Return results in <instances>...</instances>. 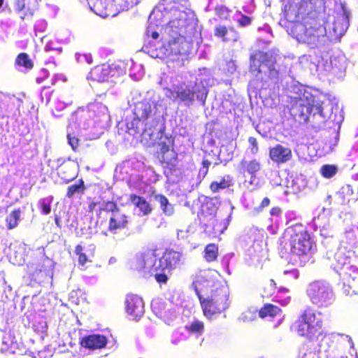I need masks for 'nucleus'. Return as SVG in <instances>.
Segmentation results:
<instances>
[{"instance_id":"1","label":"nucleus","mask_w":358,"mask_h":358,"mask_svg":"<svg viewBox=\"0 0 358 358\" xmlns=\"http://www.w3.org/2000/svg\"><path fill=\"white\" fill-rule=\"evenodd\" d=\"M305 5L303 1H289L285 5L283 15L288 22L287 31L299 43L316 48L326 35L324 13L313 10L306 13Z\"/></svg>"},{"instance_id":"2","label":"nucleus","mask_w":358,"mask_h":358,"mask_svg":"<svg viewBox=\"0 0 358 358\" xmlns=\"http://www.w3.org/2000/svg\"><path fill=\"white\" fill-rule=\"evenodd\" d=\"M213 280L208 273L199 274L192 282V287L198 296L203 315L208 320L224 312L229 306V296L224 287L211 289L210 296L205 298L201 294L204 287H213Z\"/></svg>"},{"instance_id":"3","label":"nucleus","mask_w":358,"mask_h":358,"mask_svg":"<svg viewBox=\"0 0 358 358\" xmlns=\"http://www.w3.org/2000/svg\"><path fill=\"white\" fill-rule=\"evenodd\" d=\"M294 117L300 123H310L313 127H320L326 122L324 102L309 92L299 97L292 107Z\"/></svg>"},{"instance_id":"4","label":"nucleus","mask_w":358,"mask_h":358,"mask_svg":"<svg viewBox=\"0 0 358 358\" xmlns=\"http://www.w3.org/2000/svg\"><path fill=\"white\" fill-rule=\"evenodd\" d=\"M289 245L292 258L296 264L304 266L312 259V250L315 245L310 234L302 224L288 228Z\"/></svg>"},{"instance_id":"5","label":"nucleus","mask_w":358,"mask_h":358,"mask_svg":"<svg viewBox=\"0 0 358 358\" xmlns=\"http://www.w3.org/2000/svg\"><path fill=\"white\" fill-rule=\"evenodd\" d=\"M182 254L173 249H166L162 257L152 261V257L148 258L145 263V268L153 273L155 280L159 284H166L169 275L181 262Z\"/></svg>"},{"instance_id":"6","label":"nucleus","mask_w":358,"mask_h":358,"mask_svg":"<svg viewBox=\"0 0 358 358\" xmlns=\"http://www.w3.org/2000/svg\"><path fill=\"white\" fill-rule=\"evenodd\" d=\"M323 322L316 313L308 308L306 309L296 319L293 329L297 334L309 341H315L323 334Z\"/></svg>"},{"instance_id":"7","label":"nucleus","mask_w":358,"mask_h":358,"mask_svg":"<svg viewBox=\"0 0 358 358\" xmlns=\"http://www.w3.org/2000/svg\"><path fill=\"white\" fill-rule=\"evenodd\" d=\"M103 211L110 213L108 221V231L112 234L128 228L130 217L122 212L114 201H107L103 203V207L99 208L97 216L99 218Z\"/></svg>"},{"instance_id":"8","label":"nucleus","mask_w":358,"mask_h":358,"mask_svg":"<svg viewBox=\"0 0 358 358\" xmlns=\"http://www.w3.org/2000/svg\"><path fill=\"white\" fill-rule=\"evenodd\" d=\"M183 21L180 19L171 20L165 28L166 43L164 46L173 55H180L186 38L181 34Z\"/></svg>"},{"instance_id":"9","label":"nucleus","mask_w":358,"mask_h":358,"mask_svg":"<svg viewBox=\"0 0 358 358\" xmlns=\"http://www.w3.org/2000/svg\"><path fill=\"white\" fill-rule=\"evenodd\" d=\"M308 293L312 303L320 308L328 307L334 301L331 287L322 282L315 281L310 283Z\"/></svg>"},{"instance_id":"10","label":"nucleus","mask_w":358,"mask_h":358,"mask_svg":"<svg viewBox=\"0 0 358 358\" xmlns=\"http://www.w3.org/2000/svg\"><path fill=\"white\" fill-rule=\"evenodd\" d=\"M171 94L174 98L186 104L192 103L195 99L204 103L207 97V92L203 86L188 85L185 88L182 86L177 87L176 90H171Z\"/></svg>"},{"instance_id":"11","label":"nucleus","mask_w":358,"mask_h":358,"mask_svg":"<svg viewBox=\"0 0 358 358\" xmlns=\"http://www.w3.org/2000/svg\"><path fill=\"white\" fill-rule=\"evenodd\" d=\"M275 57L271 52L257 50L250 57V70L256 76L262 73V68L266 66L271 72L275 71Z\"/></svg>"},{"instance_id":"12","label":"nucleus","mask_w":358,"mask_h":358,"mask_svg":"<svg viewBox=\"0 0 358 358\" xmlns=\"http://www.w3.org/2000/svg\"><path fill=\"white\" fill-rule=\"evenodd\" d=\"M159 149L156 152L157 157L161 164H169L175 158L173 149V141L166 136H161L159 141Z\"/></svg>"},{"instance_id":"13","label":"nucleus","mask_w":358,"mask_h":358,"mask_svg":"<svg viewBox=\"0 0 358 358\" xmlns=\"http://www.w3.org/2000/svg\"><path fill=\"white\" fill-rule=\"evenodd\" d=\"M270 159L278 165L284 164L292 160L293 155L290 148L282 144H275L268 149Z\"/></svg>"},{"instance_id":"14","label":"nucleus","mask_w":358,"mask_h":358,"mask_svg":"<svg viewBox=\"0 0 358 358\" xmlns=\"http://www.w3.org/2000/svg\"><path fill=\"white\" fill-rule=\"evenodd\" d=\"M125 309L128 315L134 320H138L144 313V302L143 299L136 294L127 295Z\"/></svg>"},{"instance_id":"15","label":"nucleus","mask_w":358,"mask_h":358,"mask_svg":"<svg viewBox=\"0 0 358 358\" xmlns=\"http://www.w3.org/2000/svg\"><path fill=\"white\" fill-rule=\"evenodd\" d=\"M108 343L106 336L101 334H91L82 337L79 343L81 347L90 350L104 348Z\"/></svg>"},{"instance_id":"16","label":"nucleus","mask_w":358,"mask_h":358,"mask_svg":"<svg viewBox=\"0 0 358 358\" xmlns=\"http://www.w3.org/2000/svg\"><path fill=\"white\" fill-rule=\"evenodd\" d=\"M214 36L221 38L224 43H234L240 38L238 31L234 27L218 24L214 28Z\"/></svg>"},{"instance_id":"17","label":"nucleus","mask_w":358,"mask_h":358,"mask_svg":"<svg viewBox=\"0 0 358 358\" xmlns=\"http://www.w3.org/2000/svg\"><path fill=\"white\" fill-rule=\"evenodd\" d=\"M15 10L22 13L20 18L22 20H31L37 9L36 3L33 0H15Z\"/></svg>"},{"instance_id":"18","label":"nucleus","mask_w":358,"mask_h":358,"mask_svg":"<svg viewBox=\"0 0 358 358\" xmlns=\"http://www.w3.org/2000/svg\"><path fill=\"white\" fill-rule=\"evenodd\" d=\"M110 67L106 64H102L93 67L88 73L87 79L96 82H106L110 73Z\"/></svg>"},{"instance_id":"19","label":"nucleus","mask_w":358,"mask_h":358,"mask_svg":"<svg viewBox=\"0 0 358 358\" xmlns=\"http://www.w3.org/2000/svg\"><path fill=\"white\" fill-rule=\"evenodd\" d=\"M57 170V175L65 183L73 180L77 177L75 166L69 160L61 164Z\"/></svg>"},{"instance_id":"20","label":"nucleus","mask_w":358,"mask_h":358,"mask_svg":"<svg viewBox=\"0 0 358 358\" xmlns=\"http://www.w3.org/2000/svg\"><path fill=\"white\" fill-rule=\"evenodd\" d=\"M152 113L151 103L145 100L138 101L134 105V119L138 121H146Z\"/></svg>"},{"instance_id":"21","label":"nucleus","mask_w":358,"mask_h":358,"mask_svg":"<svg viewBox=\"0 0 358 358\" xmlns=\"http://www.w3.org/2000/svg\"><path fill=\"white\" fill-rule=\"evenodd\" d=\"M129 201L138 209L142 215H148L152 211L150 203L143 196L131 194L129 195Z\"/></svg>"},{"instance_id":"22","label":"nucleus","mask_w":358,"mask_h":358,"mask_svg":"<svg viewBox=\"0 0 358 358\" xmlns=\"http://www.w3.org/2000/svg\"><path fill=\"white\" fill-rule=\"evenodd\" d=\"M343 280L350 288L358 289V268L354 266L346 267L343 272Z\"/></svg>"},{"instance_id":"23","label":"nucleus","mask_w":358,"mask_h":358,"mask_svg":"<svg viewBox=\"0 0 358 358\" xmlns=\"http://www.w3.org/2000/svg\"><path fill=\"white\" fill-rule=\"evenodd\" d=\"M185 329L189 334L194 335L198 338L203 334L205 331V324L203 321L194 319L187 324L185 327Z\"/></svg>"},{"instance_id":"24","label":"nucleus","mask_w":358,"mask_h":358,"mask_svg":"<svg viewBox=\"0 0 358 358\" xmlns=\"http://www.w3.org/2000/svg\"><path fill=\"white\" fill-rule=\"evenodd\" d=\"M15 337L10 333H4L2 336V345L1 350L4 352L15 353L17 348Z\"/></svg>"},{"instance_id":"25","label":"nucleus","mask_w":358,"mask_h":358,"mask_svg":"<svg viewBox=\"0 0 358 358\" xmlns=\"http://www.w3.org/2000/svg\"><path fill=\"white\" fill-rule=\"evenodd\" d=\"M241 166L243 169V173H248L252 178H255V174L260 171L262 167L259 162L255 159L250 162L242 160L241 162Z\"/></svg>"},{"instance_id":"26","label":"nucleus","mask_w":358,"mask_h":358,"mask_svg":"<svg viewBox=\"0 0 358 358\" xmlns=\"http://www.w3.org/2000/svg\"><path fill=\"white\" fill-rule=\"evenodd\" d=\"M282 313V310L271 303H265L259 310V316L261 318L267 317H275Z\"/></svg>"},{"instance_id":"27","label":"nucleus","mask_w":358,"mask_h":358,"mask_svg":"<svg viewBox=\"0 0 358 358\" xmlns=\"http://www.w3.org/2000/svg\"><path fill=\"white\" fill-rule=\"evenodd\" d=\"M233 185L232 177L229 175L222 177L220 182L213 181L210 184L209 188L213 193L217 192L220 189H224Z\"/></svg>"},{"instance_id":"28","label":"nucleus","mask_w":358,"mask_h":358,"mask_svg":"<svg viewBox=\"0 0 358 358\" xmlns=\"http://www.w3.org/2000/svg\"><path fill=\"white\" fill-rule=\"evenodd\" d=\"M20 217L21 210L20 208L13 210L5 219L7 229L11 230L17 227L20 220Z\"/></svg>"},{"instance_id":"29","label":"nucleus","mask_w":358,"mask_h":358,"mask_svg":"<svg viewBox=\"0 0 358 358\" xmlns=\"http://www.w3.org/2000/svg\"><path fill=\"white\" fill-rule=\"evenodd\" d=\"M219 255L217 245L215 243L208 244L203 251V258L207 262H213L217 260Z\"/></svg>"},{"instance_id":"30","label":"nucleus","mask_w":358,"mask_h":358,"mask_svg":"<svg viewBox=\"0 0 358 358\" xmlns=\"http://www.w3.org/2000/svg\"><path fill=\"white\" fill-rule=\"evenodd\" d=\"M85 189L84 180L80 178L76 183L71 185L67 187L66 196L70 199L76 194H83Z\"/></svg>"},{"instance_id":"31","label":"nucleus","mask_w":358,"mask_h":358,"mask_svg":"<svg viewBox=\"0 0 358 358\" xmlns=\"http://www.w3.org/2000/svg\"><path fill=\"white\" fill-rule=\"evenodd\" d=\"M155 199L159 203L163 213L167 215H171L173 213V208L169 203L168 199L163 194H157Z\"/></svg>"},{"instance_id":"32","label":"nucleus","mask_w":358,"mask_h":358,"mask_svg":"<svg viewBox=\"0 0 358 358\" xmlns=\"http://www.w3.org/2000/svg\"><path fill=\"white\" fill-rule=\"evenodd\" d=\"M53 201V196H50L46 198L41 199L38 201V208L43 215H48L51 212V205Z\"/></svg>"},{"instance_id":"33","label":"nucleus","mask_w":358,"mask_h":358,"mask_svg":"<svg viewBox=\"0 0 358 358\" xmlns=\"http://www.w3.org/2000/svg\"><path fill=\"white\" fill-rule=\"evenodd\" d=\"M15 63L27 69H31L34 67L33 62L29 58V55L25 52L20 53L17 55L15 59Z\"/></svg>"},{"instance_id":"34","label":"nucleus","mask_w":358,"mask_h":358,"mask_svg":"<svg viewBox=\"0 0 358 358\" xmlns=\"http://www.w3.org/2000/svg\"><path fill=\"white\" fill-rule=\"evenodd\" d=\"M215 13L219 20H229L231 10L225 6L221 5L215 7Z\"/></svg>"},{"instance_id":"35","label":"nucleus","mask_w":358,"mask_h":358,"mask_svg":"<svg viewBox=\"0 0 358 358\" xmlns=\"http://www.w3.org/2000/svg\"><path fill=\"white\" fill-rule=\"evenodd\" d=\"M75 254L78 256V261L80 265L84 266L89 261L87 255L83 252V247L80 244L76 246Z\"/></svg>"},{"instance_id":"36","label":"nucleus","mask_w":358,"mask_h":358,"mask_svg":"<svg viewBox=\"0 0 358 358\" xmlns=\"http://www.w3.org/2000/svg\"><path fill=\"white\" fill-rule=\"evenodd\" d=\"M337 172V168L334 165L325 164L321 168V173L323 177L330 178Z\"/></svg>"},{"instance_id":"37","label":"nucleus","mask_w":358,"mask_h":358,"mask_svg":"<svg viewBox=\"0 0 358 358\" xmlns=\"http://www.w3.org/2000/svg\"><path fill=\"white\" fill-rule=\"evenodd\" d=\"M68 143L74 152H77L80 145L79 138L71 134L67 135Z\"/></svg>"},{"instance_id":"38","label":"nucleus","mask_w":358,"mask_h":358,"mask_svg":"<svg viewBox=\"0 0 358 358\" xmlns=\"http://www.w3.org/2000/svg\"><path fill=\"white\" fill-rule=\"evenodd\" d=\"M252 20L253 17L250 16L241 14L240 18L237 20V23L239 27H244L250 25L252 24Z\"/></svg>"},{"instance_id":"39","label":"nucleus","mask_w":358,"mask_h":358,"mask_svg":"<svg viewBox=\"0 0 358 358\" xmlns=\"http://www.w3.org/2000/svg\"><path fill=\"white\" fill-rule=\"evenodd\" d=\"M48 77H49L48 71L45 69H41L38 72V75L36 78V81L37 83L41 84Z\"/></svg>"},{"instance_id":"40","label":"nucleus","mask_w":358,"mask_h":358,"mask_svg":"<svg viewBox=\"0 0 358 358\" xmlns=\"http://www.w3.org/2000/svg\"><path fill=\"white\" fill-rule=\"evenodd\" d=\"M208 210H210V208L208 206V204L202 205L201 212H200L201 217H203V219L206 218V213ZM208 215L212 218L215 217V210H214V207L213 205H212V208H210V212L208 213Z\"/></svg>"},{"instance_id":"41","label":"nucleus","mask_w":358,"mask_h":358,"mask_svg":"<svg viewBox=\"0 0 358 358\" xmlns=\"http://www.w3.org/2000/svg\"><path fill=\"white\" fill-rule=\"evenodd\" d=\"M248 142L251 145L250 152L252 155H256L259 152V147L257 141L255 137H250L248 138Z\"/></svg>"},{"instance_id":"42","label":"nucleus","mask_w":358,"mask_h":358,"mask_svg":"<svg viewBox=\"0 0 358 358\" xmlns=\"http://www.w3.org/2000/svg\"><path fill=\"white\" fill-rule=\"evenodd\" d=\"M270 203L271 201L268 197L264 198L260 205L257 208H255V211H256L257 213L261 212L264 208L270 205Z\"/></svg>"},{"instance_id":"43","label":"nucleus","mask_w":358,"mask_h":358,"mask_svg":"<svg viewBox=\"0 0 358 358\" xmlns=\"http://www.w3.org/2000/svg\"><path fill=\"white\" fill-rule=\"evenodd\" d=\"M298 358H319L316 352L313 351H308L299 355Z\"/></svg>"},{"instance_id":"44","label":"nucleus","mask_w":358,"mask_h":358,"mask_svg":"<svg viewBox=\"0 0 358 358\" xmlns=\"http://www.w3.org/2000/svg\"><path fill=\"white\" fill-rule=\"evenodd\" d=\"M282 214V209L279 206L272 207L270 210V215L271 216L279 217Z\"/></svg>"},{"instance_id":"45","label":"nucleus","mask_w":358,"mask_h":358,"mask_svg":"<svg viewBox=\"0 0 358 358\" xmlns=\"http://www.w3.org/2000/svg\"><path fill=\"white\" fill-rule=\"evenodd\" d=\"M210 165V162L208 159H204L202 161V166L204 169L203 171V177L204 178L208 173V168Z\"/></svg>"},{"instance_id":"46","label":"nucleus","mask_w":358,"mask_h":358,"mask_svg":"<svg viewBox=\"0 0 358 358\" xmlns=\"http://www.w3.org/2000/svg\"><path fill=\"white\" fill-rule=\"evenodd\" d=\"M289 300H290V298L289 297H287L286 299H284L282 300H278L277 299V296H275L273 299V301H275V302H278L279 303H280L282 306H287L288 304V303L289 302Z\"/></svg>"},{"instance_id":"47","label":"nucleus","mask_w":358,"mask_h":358,"mask_svg":"<svg viewBox=\"0 0 358 358\" xmlns=\"http://www.w3.org/2000/svg\"><path fill=\"white\" fill-rule=\"evenodd\" d=\"M284 273H285V274H288V273L292 274V276H293V278H294V280L297 279V278H298V277H299V271H298L296 269H293V270L289 271H285L284 272Z\"/></svg>"},{"instance_id":"48","label":"nucleus","mask_w":358,"mask_h":358,"mask_svg":"<svg viewBox=\"0 0 358 358\" xmlns=\"http://www.w3.org/2000/svg\"><path fill=\"white\" fill-rule=\"evenodd\" d=\"M83 57H84L85 62L88 64H91L93 62V58H92V56L91 54L90 53H87V54H83Z\"/></svg>"},{"instance_id":"49","label":"nucleus","mask_w":358,"mask_h":358,"mask_svg":"<svg viewBox=\"0 0 358 358\" xmlns=\"http://www.w3.org/2000/svg\"><path fill=\"white\" fill-rule=\"evenodd\" d=\"M97 206V203L95 201H91L88 205V212L92 213L94 210L96 206Z\"/></svg>"},{"instance_id":"50","label":"nucleus","mask_w":358,"mask_h":358,"mask_svg":"<svg viewBox=\"0 0 358 358\" xmlns=\"http://www.w3.org/2000/svg\"><path fill=\"white\" fill-rule=\"evenodd\" d=\"M150 36L153 39H157L159 38V33L157 31H151Z\"/></svg>"},{"instance_id":"51","label":"nucleus","mask_w":358,"mask_h":358,"mask_svg":"<svg viewBox=\"0 0 358 358\" xmlns=\"http://www.w3.org/2000/svg\"><path fill=\"white\" fill-rule=\"evenodd\" d=\"M55 222L57 226L60 227V218L57 215H55Z\"/></svg>"},{"instance_id":"52","label":"nucleus","mask_w":358,"mask_h":358,"mask_svg":"<svg viewBox=\"0 0 358 358\" xmlns=\"http://www.w3.org/2000/svg\"><path fill=\"white\" fill-rule=\"evenodd\" d=\"M280 291L284 292H288V289H287V288H282V289H280Z\"/></svg>"},{"instance_id":"53","label":"nucleus","mask_w":358,"mask_h":358,"mask_svg":"<svg viewBox=\"0 0 358 358\" xmlns=\"http://www.w3.org/2000/svg\"><path fill=\"white\" fill-rule=\"evenodd\" d=\"M3 2H4V0H0V8L3 6Z\"/></svg>"}]
</instances>
